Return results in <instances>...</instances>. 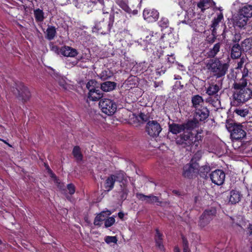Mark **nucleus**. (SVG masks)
Wrapping results in <instances>:
<instances>
[{
  "mask_svg": "<svg viewBox=\"0 0 252 252\" xmlns=\"http://www.w3.org/2000/svg\"><path fill=\"white\" fill-rule=\"evenodd\" d=\"M248 69L245 68L243 70L242 77L239 81H241L243 79L247 82L246 78L248 76Z\"/></svg>",
  "mask_w": 252,
  "mask_h": 252,
  "instance_id": "obj_51",
  "label": "nucleus"
},
{
  "mask_svg": "<svg viewBox=\"0 0 252 252\" xmlns=\"http://www.w3.org/2000/svg\"><path fill=\"white\" fill-rule=\"evenodd\" d=\"M216 214V210L214 207L209 208L205 210L200 216L199 225L202 227L207 226L212 220Z\"/></svg>",
  "mask_w": 252,
  "mask_h": 252,
  "instance_id": "obj_7",
  "label": "nucleus"
},
{
  "mask_svg": "<svg viewBox=\"0 0 252 252\" xmlns=\"http://www.w3.org/2000/svg\"><path fill=\"white\" fill-rule=\"evenodd\" d=\"M192 130L185 131L176 139L177 144L184 148L194 146L197 147L202 141V137L199 133L194 134Z\"/></svg>",
  "mask_w": 252,
  "mask_h": 252,
  "instance_id": "obj_1",
  "label": "nucleus"
},
{
  "mask_svg": "<svg viewBox=\"0 0 252 252\" xmlns=\"http://www.w3.org/2000/svg\"><path fill=\"white\" fill-rule=\"evenodd\" d=\"M112 73L109 70H103L99 74V77L102 80H106L110 77Z\"/></svg>",
  "mask_w": 252,
  "mask_h": 252,
  "instance_id": "obj_40",
  "label": "nucleus"
},
{
  "mask_svg": "<svg viewBox=\"0 0 252 252\" xmlns=\"http://www.w3.org/2000/svg\"><path fill=\"white\" fill-rule=\"evenodd\" d=\"M241 197V195L239 191L232 190L229 193V202L231 204H236L240 201Z\"/></svg>",
  "mask_w": 252,
  "mask_h": 252,
  "instance_id": "obj_18",
  "label": "nucleus"
},
{
  "mask_svg": "<svg viewBox=\"0 0 252 252\" xmlns=\"http://www.w3.org/2000/svg\"><path fill=\"white\" fill-rule=\"evenodd\" d=\"M242 50L238 43L234 44L231 51V57L232 59H238L241 57Z\"/></svg>",
  "mask_w": 252,
  "mask_h": 252,
  "instance_id": "obj_22",
  "label": "nucleus"
},
{
  "mask_svg": "<svg viewBox=\"0 0 252 252\" xmlns=\"http://www.w3.org/2000/svg\"><path fill=\"white\" fill-rule=\"evenodd\" d=\"M103 96V94L98 87L94 89L88 94V98L92 101H97Z\"/></svg>",
  "mask_w": 252,
  "mask_h": 252,
  "instance_id": "obj_16",
  "label": "nucleus"
},
{
  "mask_svg": "<svg viewBox=\"0 0 252 252\" xmlns=\"http://www.w3.org/2000/svg\"><path fill=\"white\" fill-rule=\"evenodd\" d=\"M172 192L175 194L180 195L179 192L177 190H173Z\"/></svg>",
  "mask_w": 252,
  "mask_h": 252,
  "instance_id": "obj_59",
  "label": "nucleus"
},
{
  "mask_svg": "<svg viewBox=\"0 0 252 252\" xmlns=\"http://www.w3.org/2000/svg\"><path fill=\"white\" fill-rule=\"evenodd\" d=\"M191 102L192 106L195 108V110L203 107V104H204L202 97L199 95H195L192 96Z\"/></svg>",
  "mask_w": 252,
  "mask_h": 252,
  "instance_id": "obj_19",
  "label": "nucleus"
},
{
  "mask_svg": "<svg viewBox=\"0 0 252 252\" xmlns=\"http://www.w3.org/2000/svg\"><path fill=\"white\" fill-rule=\"evenodd\" d=\"M87 0H74V5L78 8H83L87 3Z\"/></svg>",
  "mask_w": 252,
  "mask_h": 252,
  "instance_id": "obj_36",
  "label": "nucleus"
},
{
  "mask_svg": "<svg viewBox=\"0 0 252 252\" xmlns=\"http://www.w3.org/2000/svg\"><path fill=\"white\" fill-rule=\"evenodd\" d=\"M212 182L216 185H221L224 181L225 175L222 170H215L210 175Z\"/></svg>",
  "mask_w": 252,
  "mask_h": 252,
  "instance_id": "obj_12",
  "label": "nucleus"
},
{
  "mask_svg": "<svg viewBox=\"0 0 252 252\" xmlns=\"http://www.w3.org/2000/svg\"><path fill=\"white\" fill-rule=\"evenodd\" d=\"M183 244H184V252H190L189 250V248L188 246V242L185 239H183Z\"/></svg>",
  "mask_w": 252,
  "mask_h": 252,
  "instance_id": "obj_54",
  "label": "nucleus"
},
{
  "mask_svg": "<svg viewBox=\"0 0 252 252\" xmlns=\"http://www.w3.org/2000/svg\"><path fill=\"white\" fill-rule=\"evenodd\" d=\"M143 18L148 22L156 21L159 17L158 12L155 9H145L143 12Z\"/></svg>",
  "mask_w": 252,
  "mask_h": 252,
  "instance_id": "obj_13",
  "label": "nucleus"
},
{
  "mask_svg": "<svg viewBox=\"0 0 252 252\" xmlns=\"http://www.w3.org/2000/svg\"><path fill=\"white\" fill-rule=\"evenodd\" d=\"M119 218L122 219L124 217V214L123 212H119L118 214Z\"/></svg>",
  "mask_w": 252,
  "mask_h": 252,
  "instance_id": "obj_56",
  "label": "nucleus"
},
{
  "mask_svg": "<svg viewBox=\"0 0 252 252\" xmlns=\"http://www.w3.org/2000/svg\"><path fill=\"white\" fill-rule=\"evenodd\" d=\"M219 90V87L218 85H211L208 88L207 90V94L209 95H213L218 93Z\"/></svg>",
  "mask_w": 252,
  "mask_h": 252,
  "instance_id": "obj_32",
  "label": "nucleus"
},
{
  "mask_svg": "<svg viewBox=\"0 0 252 252\" xmlns=\"http://www.w3.org/2000/svg\"><path fill=\"white\" fill-rule=\"evenodd\" d=\"M96 81L91 80H90L88 83L87 84L86 87L87 89L89 90V92L95 89L97 87H96Z\"/></svg>",
  "mask_w": 252,
  "mask_h": 252,
  "instance_id": "obj_41",
  "label": "nucleus"
},
{
  "mask_svg": "<svg viewBox=\"0 0 252 252\" xmlns=\"http://www.w3.org/2000/svg\"><path fill=\"white\" fill-rule=\"evenodd\" d=\"M112 25H113V22H110L108 25V31H110V29H111V27L112 26Z\"/></svg>",
  "mask_w": 252,
  "mask_h": 252,
  "instance_id": "obj_58",
  "label": "nucleus"
},
{
  "mask_svg": "<svg viewBox=\"0 0 252 252\" xmlns=\"http://www.w3.org/2000/svg\"><path fill=\"white\" fill-rule=\"evenodd\" d=\"M159 38V34L155 33L154 34L153 32L150 35L147 36L146 37V41L151 43H154L157 42Z\"/></svg>",
  "mask_w": 252,
  "mask_h": 252,
  "instance_id": "obj_28",
  "label": "nucleus"
},
{
  "mask_svg": "<svg viewBox=\"0 0 252 252\" xmlns=\"http://www.w3.org/2000/svg\"><path fill=\"white\" fill-rule=\"evenodd\" d=\"M136 119L139 122L144 123L148 120L149 117L143 113H140L137 115Z\"/></svg>",
  "mask_w": 252,
  "mask_h": 252,
  "instance_id": "obj_39",
  "label": "nucleus"
},
{
  "mask_svg": "<svg viewBox=\"0 0 252 252\" xmlns=\"http://www.w3.org/2000/svg\"><path fill=\"white\" fill-rule=\"evenodd\" d=\"M208 111L205 107H203L201 108H198L195 110L193 119L189 121V122L195 123L196 124V128L198 127L199 122L206 119L208 117Z\"/></svg>",
  "mask_w": 252,
  "mask_h": 252,
  "instance_id": "obj_11",
  "label": "nucleus"
},
{
  "mask_svg": "<svg viewBox=\"0 0 252 252\" xmlns=\"http://www.w3.org/2000/svg\"><path fill=\"white\" fill-rule=\"evenodd\" d=\"M251 207H252V202H251Z\"/></svg>",
  "mask_w": 252,
  "mask_h": 252,
  "instance_id": "obj_63",
  "label": "nucleus"
},
{
  "mask_svg": "<svg viewBox=\"0 0 252 252\" xmlns=\"http://www.w3.org/2000/svg\"><path fill=\"white\" fill-rule=\"evenodd\" d=\"M136 196L138 199L148 203V198H149V195H145L142 193H137L136 194Z\"/></svg>",
  "mask_w": 252,
  "mask_h": 252,
  "instance_id": "obj_44",
  "label": "nucleus"
},
{
  "mask_svg": "<svg viewBox=\"0 0 252 252\" xmlns=\"http://www.w3.org/2000/svg\"><path fill=\"white\" fill-rule=\"evenodd\" d=\"M209 167L207 165H204L201 167L199 166L198 173H203L204 175L209 171Z\"/></svg>",
  "mask_w": 252,
  "mask_h": 252,
  "instance_id": "obj_48",
  "label": "nucleus"
},
{
  "mask_svg": "<svg viewBox=\"0 0 252 252\" xmlns=\"http://www.w3.org/2000/svg\"><path fill=\"white\" fill-rule=\"evenodd\" d=\"M31 94L29 89L23 83H17V100L22 103L29 100Z\"/></svg>",
  "mask_w": 252,
  "mask_h": 252,
  "instance_id": "obj_5",
  "label": "nucleus"
},
{
  "mask_svg": "<svg viewBox=\"0 0 252 252\" xmlns=\"http://www.w3.org/2000/svg\"><path fill=\"white\" fill-rule=\"evenodd\" d=\"M57 80L60 86L62 87L63 89L67 90L70 88L69 84H68L66 82V78L62 76H59L57 77Z\"/></svg>",
  "mask_w": 252,
  "mask_h": 252,
  "instance_id": "obj_29",
  "label": "nucleus"
},
{
  "mask_svg": "<svg viewBox=\"0 0 252 252\" xmlns=\"http://www.w3.org/2000/svg\"><path fill=\"white\" fill-rule=\"evenodd\" d=\"M234 112L238 115L241 117H245L248 114V112L246 109H236Z\"/></svg>",
  "mask_w": 252,
  "mask_h": 252,
  "instance_id": "obj_46",
  "label": "nucleus"
},
{
  "mask_svg": "<svg viewBox=\"0 0 252 252\" xmlns=\"http://www.w3.org/2000/svg\"><path fill=\"white\" fill-rule=\"evenodd\" d=\"M248 21L247 18L243 15H241L239 12L234 19L236 26L239 28H244L246 26Z\"/></svg>",
  "mask_w": 252,
  "mask_h": 252,
  "instance_id": "obj_17",
  "label": "nucleus"
},
{
  "mask_svg": "<svg viewBox=\"0 0 252 252\" xmlns=\"http://www.w3.org/2000/svg\"><path fill=\"white\" fill-rule=\"evenodd\" d=\"M60 52L61 55L67 57H75L78 54V52L75 49L68 46L62 47Z\"/></svg>",
  "mask_w": 252,
  "mask_h": 252,
  "instance_id": "obj_14",
  "label": "nucleus"
},
{
  "mask_svg": "<svg viewBox=\"0 0 252 252\" xmlns=\"http://www.w3.org/2000/svg\"><path fill=\"white\" fill-rule=\"evenodd\" d=\"M99 105L102 111L108 115H113L117 109L115 102L109 99H102L99 102Z\"/></svg>",
  "mask_w": 252,
  "mask_h": 252,
  "instance_id": "obj_6",
  "label": "nucleus"
},
{
  "mask_svg": "<svg viewBox=\"0 0 252 252\" xmlns=\"http://www.w3.org/2000/svg\"><path fill=\"white\" fill-rule=\"evenodd\" d=\"M247 86V82L243 79L234 84V88L235 90L233 95L234 98L238 103H244L252 96V91Z\"/></svg>",
  "mask_w": 252,
  "mask_h": 252,
  "instance_id": "obj_2",
  "label": "nucleus"
},
{
  "mask_svg": "<svg viewBox=\"0 0 252 252\" xmlns=\"http://www.w3.org/2000/svg\"><path fill=\"white\" fill-rule=\"evenodd\" d=\"M116 87V83L114 82L107 81L101 84V89L104 92H110L113 91Z\"/></svg>",
  "mask_w": 252,
  "mask_h": 252,
  "instance_id": "obj_23",
  "label": "nucleus"
},
{
  "mask_svg": "<svg viewBox=\"0 0 252 252\" xmlns=\"http://www.w3.org/2000/svg\"><path fill=\"white\" fill-rule=\"evenodd\" d=\"M34 15L36 20L38 21H42L44 19L43 12L39 9L34 11Z\"/></svg>",
  "mask_w": 252,
  "mask_h": 252,
  "instance_id": "obj_33",
  "label": "nucleus"
},
{
  "mask_svg": "<svg viewBox=\"0 0 252 252\" xmlns=\"http://www.w3.org/2000/svg\"><path fill=\"white\" fill-rule=\"evenodd\" d=\"M196 124L192 122L188 121L186 123L179 124L173 123L169 124V130L174 134H177L182 131L192 130L195 128Z\"/></svg>",
  "mask_w": 252,
  "mask_h": 252,
  "instance_id": "obj_4",
  "label": "nucleus"
},
{
  "mask_svg": "<svg viewBox=\"0 0 252 252\" xmlns=\"http://www.w3.org/2000/svg\"><path fill=\"white\" fill-rule=\"evenodd\" d=\"M240 47L243 52L249 51L252 48V40L251 38L245 39L242 42Z\"/></svg>",
  "mask_w": 252,
  "mask_h": 252,
  "instance_id": "obj_25",
  "label": "nucleus"
},
{
  "mask_svg": "<svg viewBox=\"0 0 252 252\" xmlns=\"http://www.w3.org/2000/svg\"><path fill=\"white\" fill-rule=\"evenodd\" d=\"M105 219V217L103 213H100V214L96 216L94 220V224L95 225H100V222L104 220Z\"/></svg>",
  "mask_w": 252,
  "mask_h": 252,
  "instance_id": "obj_35",
  "label": "nucleus"
},
{
  "mask_svg": "<svg viewBox=\"0 0 252 252\" xmlns=\"http://www.w3.org/2000/svg\"><path fill=\"white\" fill-rule=\"evenodd\" d=\"M223 15L222 13L219 14L217 18H215L213 21L212 27L214 28V29L218 26L219 23L223 19Z\"/></svg>",
  "mask_w": 252,
  "mask_h": 252,
  "instance_id": "obj_38",
  "label": "nucleus"
},
{
  "mask_svg": "<svg viewBox=\"0 0 252 252\" xmlns=\"http://www.w3.org/2000/svg\"><path fill=\"white\" fill-rule=\"evenodd\" d=\"M73 155L77 161H81L82 160L83 156L81 153L80 149L79 147L76 146L73 148Z\"/></svg>",
  "mask_w": 252,
  "mask_h": 252,
  "instance_id": "obj_31",
  "label": "nucleus"
},
{
  "mask_svg": "<svg viewBox=\"0 0 252 252\" xmlns=\"http://www.w3.org/2000/svg\"><path fill=\"white\" fill-rule=\"evenodd\" d=\"M148 203H157L158 205L161 204V202L159 201V199L158 197L150 195H149Z\"/></svg>",
  "mask_w": 252,
  "mask_h": 252,
  "instance_id": "obj_37",
  "label": "nucleus"
},
{
  "mask_svg": "<svg viewBox=\"0 0 252 252\" xmlns=\"http://www.w3.org/2000/svg\"><path fill=\"white\" fill-rule=\"evenodd\" d=\"M115 181V176L114 175H111L106 180L104 187L107 191H109L113 188Z\"/></svg>",
  "mask_w": 252,
  "mask_h": 252,
  "instance_id": "obj_24",
  "label": "nucleus"
},
{
  "mask_svg": "<svg viewBox=\"0 0 252 252\" xmlns=\"http://www.w3.org/2000/svg\"><path fill=\"white\" fill-rule=\"evenodd\" d=\"M215 2L213 1L212 0H199V1L197 3V7L201 9L202 11H204L205 9L215 5Z\"/></svg>",
  "mask_w": 252,
  "mask_h": 252,
  "instance_id": "obj_21",
  "label": "nucleus"
},
{
  "mask_svg": "<svg viewBox=\"0 0 252 252\" xmlns=\"http://www.w3.org/2000/svg\"><path fill=\"white\" fill-rule=\"evenodd\" d=\"M96 26H95V27H94V28L93 29V31H94V29L96 28Z\"/></svg>",
  "mask_w": 252,
  "mask_h": 252,
  "instance_id": "obj_62",
  "label": "nucleus"
},
{
  "mask_svg": "<svg viewBox=\"0 0 252 252\" xmlns=\"http://www.w3.org/2000/svg\"><path fill=\"white\" fill-rule=\"evenodd\" d=\"M200 156V153H196V154L194 155V158H195L196 157H197V156Z\"/></svg>",
  "mask_w": 252,
  "mask_h": 252,
  "instance_id": "obj_61",
  "label": "nucleus"
},
{
  "mask_svg": "<svg viewBox=\"0 0 252 252\" xmlns=\"http://www.w3.org/2000/svg\"><path fill=\"white\" fill-rule=\"evenodd\" d=\"M105 241L107 244H110L111 243H116L117 242V239L115 236H107L105 239Z\"/></svg>",
  "mask_w": 252,
  "mask_h": 252,
  "instance_id": "obj_47",
  "label": "nucleus"
},
{
  "mask_svg": "<svg viewBox=\"0 0 252 252\" xmlns=\"http://www.w3.org/2000/svg\"><path fill=\"white\" fill-rule=\"evenodd\" d=\"M227 128L231 132V137L232 139L238 140L245 137L246 133L240 124H234L228 125Z\"/></svg>",
  "mask_w": 252,
  "mask_h": 252,
  "instance_id": "obj_8",
  "label": "nucleus"
},
{
  "mask_svg": "<svg viewBox=\"0 0 252 252\" xmlns=\"http://www.w3.org/2000/svg\"><path fill=\"white\" fill-rule=\"evenodd\" d=\"M162 128L160 124L156 121H149L146 125V131L148 134L152 137L158 136Z\"/></svg>",
  "mask_w": 252,
  "mask_h": 252,
  "instance_id": "obj_10",
  "label": "nucleus"
},
{
  "mask_svg": "<svg viewBox=\"0 0 252 252\" xmlns=\"http://www.w3.org/2000/svg\"><path fill=\"white\" fill-rule=\"evenodd\" d=\"M248 234L250 236H252V225H249L248 227Z\"/></svg>",
  "mask_w": 252,
  "mask_h": 252,
  "instance_id": "obj_55",
  "label": "nucleus"
},
{
  "mask_svg": "<svg viewBox=\"0 0 252 252\" xmlns=\"http://www.w3.org/2000/svg\"><path fill=\"white\" fill-rule=\"evenodd\" d=\"M220 43L215 44L213 47L210 49L208 53L209 56L211 57H214L220 51Z\"/></svg>",
  "mask_w": 252,
  "mask_h": 252,
  "instance_id": "obj_27",
  "label": "nucleus"
},
{
  "mask_svg": "<svg viewBox=\"0 0 252 252\" xmlns=\"http://www.w3.org/2000/svg\"><path fill=\"white\" fill-rule=\"evenodd\" d=\"M251 252H252V247L251 248Z\"/></svg>",
  "mask_w": 252,
  "mask_h": 252,
  "instance_id": "obj_64",
  "label": "nucleus"
},
{
  "mask_svg": "<svg viewBox=\"0 0 252 252\" xmlns=\"http://www.w3.org/2000/svg\"><path fill=\"white\" fill-rule=\"evenodd\" d=\"M241 39V34L239 33H235L233 37L232 38V41L234 42H238Z\"/></svg>",
  "mask_w": 252,
  "mask_h": 252,
  "instance_id": "obj_50",
  "label": "nucleus"
},
{
  "mask_svg": "<svg viewBox=\"0 0 252 252\" xmlns=\"http://www.w3.org/2000/svg\"><path fill=\"white\" fill-rule=\"evenodd\" d=\"M238 12L240 13L241 15H243L249 19L252 17V5H245L239 10Z\"/></svg>",
  "mask_w": 252,
  "mask_h": 252,
  "instance_id": "obj_20",
  "label": "nucleus"
},
{
  "mask_svg": "<svg viewBox=\"0 0 252 252\" xmlns=\"http://www.w3.org/2000/svg\"><path fill=\"white\" fill-rule=\"evenodd\" d=\"M67 190L70 194H73L75 191V187L73 185L70 184L67 185Z\"/></svg>",
  "mask_w": 252,
  "mask_h": 252,
  "instance_id": "obj_49",
  "label": "nucleus"
},
{
  "mask_svg": "<svg viewBox=\"0 0 252 252\" xmlns=\"http://www.w3.org/2000/svg\"><path fill=\"white\" fill-rule=\"evenodd\" d=\"M228 63H223L218 59H211L206 64L207 69L217 78L224 76L228 68Z\"/></svg>",
  "mask_w": 252,
  "mask_h": 252,
  "instance_id": "obj_3",
  "label": "nucleus"
},
{
  "mask_svg": "<svg viewBox=\"0 0 252 252\" xmlns=\"http://www.w3.org/2000/svg\"><path fill=\"white\" fill-rule=\"evenodd\" d=\"M115 179L121 184V187L123 186L125 188L128 184V177L124 172L120 171L117 173L115 176ZM123 190L125 193L127 191V190L125 188H124Z\"/></svg>",
  "mask_w": 252,
  "mask_h": 252,
  "instance_id": "obj_15",
  "label": "nucleus"
},
{
  "mask_svg": "<svg viewBox=\"0 0 252 252\" xmlns=\"http://www.w3.org/2000/svg\"><path fill=\"white\" fill-rule=\"evenodd\" d=\"M117 3L124 10L126 11H128V0H118Z\"/></svg>",
  "mask_w": 252,
  "mask_h": 252,
  "instance_id": "obj_34",
  "label": "nucleus"
},
{
  "mask_svg": "<svg viewBox=\"0 0 252 252\" xmlns=\"http://www.w3.org/2000/svg\"><path fill=\"white\" fill-rule=\"evenodd\" d=\"M136 196L138 199L148 203V198H149V195H145L142 193H137L136 194Z\"/></svg>",
  "mask_w": 252,
  "mask_h": 252,
  "instance_id": "obj_43",
  "label": "nucleus"
},
{
  "mask_svg": "<svg viewBox=\"0 0 252 252\" xmlns=\"http://www.w3.org/2000/svg\"><path fill=\"white\" fill-rule=\"evenodd\" d=\"M158 25L162 28H166L168 25V20L166 18H162L158 22Z\"/></svg>",
  "mask_w": 252,
  "mask_h": 252,
  "instance_id": "obj_45",
  "label": "nucleus"
},
{
  "mask_svg": "<svg viewBox=\"0 0 252 252\" xmlns=\"http://www.w3.org/2000/svg\"><path fill=\"white\" fill-rule=\"evenodd\" d=\"M247 58L244 57H242L240 59V61L238 63L237 68H241L242 67V65L246 62Z\"/></svg>",
  "mask_w": 252,
  "mask_h": 252,
  "instance_id": "obj_52",
  "label": "nucleus"
},
{
  "mask_svg": "<svg viewBox=\"0 0 252 252\" xmlns=\"http://www.w3.org/2000/svg\"><path fill=\"white\" fill-rule=\"evenodd\" d=\"M156 242L157 246L160 250H162L163 246L162 242V234L158 230H156Z\"/></svg>",
  "mask_w": 252,
  "mask_h": 252,
  "instance_id": "obj_30",
  "label": "nucleus"
},
{
  "mask_svg": "<svg viewBox=\"0 0 252 252\" xmlns=\"http://www.w3.org/2000/svg\"><path fill=\"white\" fill-rule=\"evenodd\" d=\"M56 34V29L54 27H48L46 30V38L51 40L54 39Z\"/></svg>",
  "mask_w": 252,
  "mask_h": 252,
  "instance_id": "obj_26",
  "label": "nucleus"
},
{
  "mask_svg": "<svg viewBox=\"0 0 252 252\" xmlns=\"http://www.w3.org/2000/svg\"><path fill=\"white\" fill-rule=\"evenodd\" d=\"M199 164L193 161L192 159L189 164H186L183 169V176L185 177L191 178L198 173Z\"/></svg>",
  "mask_w": 252,
  "mask_h": 252,
  "instance_id": "obj_9",
  "label": "nucleus"
},
{
  "mask_svg": "<svg viewBox=\"0 0 252 252\" xmlns=\"http://www.w3.org/2000/svg\"><path fill=\"white\" fill-rule=\"evenodd\" d=\"M171 59L168 58V61L171 63H173L175 61V59L172 56H171Z\"/></svg>",
  "mask_w": 252,
  "mask_h": 252,
  "instance_id": "obj_57",
  "label": "nucleus"
},
{
  "mask_svg": "<svg viewBox=\"0 0 252 252\" xmlns=\"http://www.w3.org/2000/svg\"><path fill=\"white\" fill-rule=\"evenodd\" d=\"M174 252H180L179 249L177 247L175 248L174 249Z\"/></svg>",
  "mask_w": 252,
  "mask_h": 252,
  "instance_id": "obj_60",
  "label": "nucleus"
},
{
  "mask_svg": "<svg viewBox=\"0 0 252 252\" xmlns=\"http://www.w3.org/2000/svg\"><path fill=\"white\" fill-rule=\"evenodd\" d=\"M51 50L53 52L57 53V54H61V53L60 52V49H59L57 46L52 45L51 47Z\"/></svg>",
  "mask_w": 252,
  "mask_h": 252,
  "instance_id": "obj_53",
  "label": "nucleus"
},
{
  "mask_svg": "<svg viewBox=\"0 0 252 252\" xmlns=\"http://www.w3.org/2000/svg\"><path fill=\"white\" fill-rule=\"evenodd\" d=\"M115 222V219L114 217H111L107 219L105 221V226L106 227H109L112 226Z\"/></svg>",
  "mask_w": 252,
  "mask_h": 252,
  "instance_id": "obj_42",
  "label": "nucleus"
}]
</instances>
